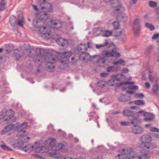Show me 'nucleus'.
Here are the masks:
<instances>
[{
  "instance_id": "f257e3e1",
  "label": "nucleus",
  "mask_w": 159,
  "mask_h": 159,
  "mask_svg": "<svg viewBox=\"0 0 159 159\" xmlns=\"http://www.w3.org/2000/svg\"><path fill=\"white\" fill-rule=\"evenodd\" d=\"M151 137L148 135H143L140 138V143L139 146L144 149L151 150L156 148L157 145L154 143H151Z\"/></svg>"
},
{
  "instance_id": "f03ea898",
  "label": "nucleus",
  "mask_w": 159,
  "mask_h": 159,
  "mask_svg": "<svg viewBox=\"0 0 159 159\" xmlns=\"http://www.w3.org/2000/svg\"><path fill=\"white\" fill-rule=\"evenodd\" d=\"M119 152L121 153L116 157V159H133L134 158L132 149L130 148L120 149Z\"/></svg>"
},
{
  "instance_id": "7ed1b4c3",
  "label": "nucleus",
  "mask_w": 159,
  "mask_h": 159,
  "mask_svg": "<svg viewBox=\"0 0 159 159\" xmlns=\"http://www.w3.org/2000/svg\"><path fill=\"white\" fill-rule=\"evenodd\" d=\"M56 58L51 53L47 54L45 58V61L47 62L46 67L48 72H52L54 70V66L53 64L56 62Z\"/></svg>"
},
{
  "instance_id": "20e7f679",
  "label": "nucleus",
  "mask_w": 159,
  "mask_h": 159,
  "mask_svg": "<svg viewBox=\"0 0 159 159\" xmlns=\"http://www.w3.org/2000/svg\"><path fill=\"white\" fill-rule=\"evenodd\" d=\"M27 128V124L26 122H24L20 125V143H26L30 139L27 136L28 132L25 130Z\"/></svg>"
},
{
  "instance_id": "39448f33",
  "label": "nucleus",
  "mask_w": 159,
  "mask_h": 159,
  "mask_svg": "<svg viewBox=\"0 0 159 159\" xmlns=\"http://www.w3.org/2000/svg\"><path fill=\"white\" fill-rule=\"evenodd\" d=\"M34 148H35V151L36 152H38L39 153H41L43 152L42 151L40 148L36 147V146L34 147L30 144H28L25 146H23L20 145V150L25 152H29L33 150Z\"/></svg>"
},
{
  "instance_id": "423d86ee",
  "label": "nucleus",
  "mask_w": 159,
  "mask_h": 159,
  "mask_svg": "<svg viewBox=\"0 0 159 159\" xmlns=\"http://www.w3.org/2000/svg\"><path fill=\"white\" fill-rule=\"evenodd\" d=\"M72 54V52L71 51H65L62 52L59 59L60 61L63 64H66L68 62L69 58Z\"/></svg>"
},
{
  "instance_id": "0eeeda50",
  "label": "nucleus",
  "mask_w": 159,
  "mask_h": 159,
  "mask_svg": "<svg viewBox=\"0 0 159 159\" xmlns=\"http://www.w3.org/2000/svg\"><path fill=\"white\" fill-rule=\"evenodd\" d=\"M123 113L124 115L125 116L132 117V121L131 123L132 124H134L135 121H138V120H139L136 116V114L132 111L130 110H125L123 111Z\"/></svg>"
},
{
  "instance_id": "6e6552de",
  "label": "nucleus",
  "mask_w": 159,
  "mask_h": 159,
  "mask_svg": "<svg viewBox=\"0 0 159 159\" xmlns=\"http://www.w3.org/2000/svg\"><path fill=\"white\" fill-rule=\"evenodd\" d=\"M20 128V124L19 123L14 125L10 124L6 126L2 130V132L3 133L5 134L11 131L12 129H14V130H18Z\"/></svg>"
},
{
  "instance_id": "1a4fd4ad",
  "label": "nucleus",
  "mask_w": 159,
  "mask_h": 159,
  "mask_svg": "<svg viewBox=\"0 0 159 159\" xmlns=\"http://www.w3.org/2000/svg\"><path fill=\"white\" fill-rule=\"evenodd\" d=\"M111 52H110L107 51H103L102 53L101 56L103 58H102L100 56H98L99 58L97 59V61L99 63V64L101 63L104 65L106 61L104 58L111 57Z\"/></svg>"
},
{
  "instance_id": "9d476101",
  "label": "nucleus",
  "mask_w": 159,
  "mask_h": 159,
  "mask_svg": "<svg viewBox=\"0 0 159 159\" xmlns=\"http://www.w3.org/2000/svg\"><path fill=\"white\" fill-rule=\"evenodd\" d=\"M139 121L138 120V121H135L134 126L132 128V130L133 133L136 134H141L143 132V128L139 126H137V125Z\"/></svg>"
},
{
  "instance_id": "9b49d317",
  "label": "nucleus",
  "mask_w": 159,
  "mask_h": 159,
  "mask_svg": "<svg viewBox=\"0 0 159 159\" xmlns=\"http://www.w3.org/2000/svg\"><path fill=\"white\" fill-rule=\"evenodd\" d=\"M148 150L145 152L141 151L139 155H137L135 156L134 158L139 159H148L149 154L150 153Z\"/></svg>"
},
{
  "instance_id": "f8f14e48",
  "label": "nucleus",
  "mask_w": 159,
  "mask_h": 159,
  "mask_svg": "<svg viewBox=\"0 0 159 159\" xmlns=\"http://www.w3.org/2000/svg\"><path fill=\"white\" fill-rule=\"evenodd\" d=\"M111 6L116 8L115 10L114 11V12L116 14L123 12L125 10V8L124 7L120 4L115 5L113 3H112Z\"/></svg>"
},
{
  "instance_id": "ddd939ff",
  "label": "nucleus",
  "mask_w": 159,
  "mask_h": 159,
  "mask_svg": "<svg viewBox=\"0 0 159 159\" xmlns=\"http://www.w3.org/2000/svg\"><path fill=\"white\" fill-rule=\"evenodd\" d=\"M50 26L51 27L53 28H60L61 24L58 20H51Z\"/></svg>"
},
{
  "instance_id": "4468645a",
  "label": "nucleus",
  "mask_w": 159,
  "mask_h": 159,
  "mask_svg": "<svg viewBox=\"0 0 159 159\" xmlns=\"http://www.w3.org/2000/svg\"><path fill=\"white\" fill-rule=\"evenodd\" d=\"M148 70L149 73V78L150 81L152 82L155 81V83H157V80H158V78L154 76L153 70L151 68L148 69Z\"/></svg>"
},
{
  "instance_id": "2eb2a0df",
  "label": "nucleus",
  "mask_w": 159,
  "mask_h": 159,
  "mask_svg": "<svg viewBox=\"0 0 159 159\" xmlns=\"http://www.w3.org/2000/svg\"><path fill=\"white\" fill-rule=\"evenodd\" d=\"M17 22L19 25H20V19H17L14 16H11L10 18L9 22L12 26H14L17 24Z\"/></svg>"
},
{
  "instance_id": "dca6fc26",
  "label": "nucleus",
  "mask_w": 159,
  "mask_h": 159,
  "mask_svg": "<svg viewBox=\"0 0 159 159\" xmlns=\"http://www.w3.org/2000/svg\"><path fill=\"white\" fill-rule=\"evenodd\" d=\"M143 116H145L144 120L147 122L151 121L154 118V115L149 112L144 113Z\"/></svg>"
},
{
  "instance_id": "f3484780",
  "label": "nucleus",
  "mask_w": 159,
  "mask_h": 159,
  "mask_svg": "<svg viewBox=\"0 0 159 159\" xmlns=\"http://www.w3.org/2000/svg\"><path fill=\"white\" fill-rule=\"evenodd\" d=\"M2 114L4 118V120L6 121H9L10 119L12 118L13 115L11 114L8 115V117H7V115H8V111L6 109H4L2 111Z\"/></svg>"
},
{
  "instance_id": "a211bd4d",
  "label": "nucleus",
  "mask_w": 159,
  "mask_h": 159,
  "mask_svg": "<svg viewBox=\"0 0 159 159\" xmlns=\"http://www.w3.org/2000/svg\"><path fill=\"white\" fill-rule=\"evenodd\" d=\"M39 31L41 33L45 35V36L47 39L49 38L50 34L49 32L46 29V27L45 26H41L39 27Z\"/></svg>"
},
{
  "instance_id": "6ab92c4d",
  "label": "nucleus",
  "mask_w": 159,
  "mask_h": 159,
  "mask_svg": "<svg viewBox=\"0 0 159 159\" xmlns=\"http://www.w3.org/2000/svg\"><path fill=\"white\" fill-rule=\"evenodd\" d=\"M112 79L110 81L114 82V80L117 81H120L124 78V75L122 74H117L116 75H113L111 76Z\"/></svg>"
},
{
  "instance_id": "aec40b11",
  "label": "nucleus",
  "mask_w": 159,
  "mask_h": 159,
  "mask_svg": "<svg viewBox=\"0 0 159 159\" xmlns=\"http://www.w3.org/2000/svg\"><path fill=\"white\" fill-rule=\"evenodd\" d=\"M65 145L61 143H58L53 146L52 149L55 151H58L64 148Z\"/></svg>"
},
{
  "instance_id": "412c9836",
  "label": "nucleus",
  "mask_w": 159,
  "mask_h": 159,
  "mask_svg": "<svg viewBox=\"0 0 159 159\" xmlns=\"http://www.w3.org/2000/svg\"><path fill=\"white\" fill-rule=\"evenodd\" d=\"M120 67L119 66H110L107 67V71L108 72H116L119 70Z\"/></svg>"
},
{
  "instance_id": "4be33fe9",
  "label": "nucleus",
  "mask_w": 159,
  "mask_h": 159,
  "mask_svg": "<svg viewBox=\"0 0 159 159\" xmlns=\"http://www.w3.org/2000/svg\"><path fill=\"white\" fill-rule=\"evenodd\" d=\"M36 54L39 55V56H41L42 57H46V55L47 54L49 53H45L44 52V51L43 49L41 48H37L36 51Z\"/></svg>"
},
{
  "instance_id": "5701e85b",
  "label": "nucleus",
  "mask_w": 159,
  "mask_h": 159,
  "mask_svg": "<svg viewBox=\"0 0 159 159\" xmlns=\"http://www.w3.org/2000/svg\"><path fill=\"white\" fill-rule=\"evenodd\" d=\"M77 50L82 52H84L87 50L85 44H81L77 47Z\"/></svg>"
},
{
  "instance_id": "b1692460",
  "label": "nucleus",
  "mask_w": 159,
  "mask_h": 159,
  "mask_svg": "<svg viewBox=\"0 0 159 159\" xmlns=\"http://www.w3.org/2000/svg\"><path fill=\"white\" fill-rule=\"evenodd\" d=\"M13 56L17 60L20 59V51L17 48L15 49L13 52Z\"/></svg>"
},
{
  "instance_id": "393cba45",
  "label": "nucleus",
  "mask_w": 159,
  "mask_h": 159,
  "mask_svg": "<svg viewBox=\"0 0 159 159\" xmlns=\"http://www.w3.org/2000/svg\"><path fill=\"white\" fill-rule=\"evenodd\" d=\"M45 57H42L41 56L36 54L34 57L33 61L35 62L40 61H45Z\"/></svg>"
},
{
  "instance_id": "a878e982",
  "label": "nucleus",
  "mask_w": 159,
  "mask_h": 159,
  "mask_svg": "<svg viewBox=\"0 0 159 159\" xmlns=\"http://www.w3.org/2000/svg\"><path fill=\"white\" fill-rule=\"evenodd\" d=\"M56 141V140L54 138L49 139L46 141V143L48 144L50 146H52V147L55 145V143Z\"/></svg>"
},
{
  "instance_id": "bb28decb",
  "label": "nucleus",
  "mask_w": 159,
  "mask_h": 159,
  "mask_svg": "<svg viewBox=\"0 0 159 159\" xmlns=\"http://www.w3.org/2000/svg\"><path fill=\"white\" fill-rule=\"evenodd\" d=\"M152 90L155 94L158 95V93L159 92V85L157 84H155L153 86Z\"/></svg>"
},
{
  "instance_id": "cd10ccee",
  "label": "nucleus",
  "mask_w": 159,
  "mask_h": 159,
  "mask_svg": "<svg viewBox=\"0 0 159 159\" xmlns=\"http://www.w3.org/2000/svg\"><path fill=\"white\" fill-rule=\"evenodd\" d=\"M134 84V82H129L126 81L125 82H121L120 83H118L116 84L117 87L121 86L123 85H125L127 84Z\"/></svg>"
},
{
  "instance_id": "c85d7f7f",
  "label": "nucleus",
  "mask_w": 159,
  "mask_h": 159,
  "mask_svg": "<svg viewBox=\"0 0 159 159\" xmlns=\"http://www.w3.org/2000/svg\"><path fill=\"white\" fill-rule=\"evenodd\" d=\"M7 2L5 0H1L0 2V11H2L5 9Z\"/></svg>"
},
{
  "instance_id": "c756f323",
  "label": "nucleus",
  "mask_w": 159,
  "mask_h": 159,
  "mask_svg": "<svg viewBox=\"0 0 159 159\" xmlns=\"http://www.w3.org/2000/svg\"><path fill=\"white\" fill-rule=\"evenodd\" d=\"M141 30V26H134L133 31L135 35H137L139 33Z\"/></svg>"
},
{
  "instance_id": "7c9ffc66",
  "label": "nucleus",
  "mask_w": 159,
  "mask_h": 159,
  "mask_svg": "<svg viewBox=\"0 0 159 159\" xmlns=\"http://www.w3.org/2000/svg\"><path fill=\"white\" fill-rule=\"evenodd\" d=\"M135 104L138 105H145V102L143 100H137L133 101Z\"/></svg>"
},
{
  "instance_id": "2f4dec72",
  "label": "nucleus",
  "mask_w": 159,
  "mask_h": 159,
  "mask_svg": "<svg viewBox=\"0 0 159 159\" xmlns=\"http://www.w3.org/2000/svg\"><path fill=\"white\" fill-rule=\"evenodd\" d=\"M7 49L6 50V53L7 54H10L11 52V50L10 49L12 48L13 46L11 44H6L5 45Z\"/></svg>"
},
{
  "instance_id": "473e14b6",
  "label": "nucleus",
  "mask_w": 159,
  "mask_h": 159,
  "mask_svg": "<svg viewBox=\"0 0 159 159\" xmlns=\"http://www.w3.org/2000/svg\"><path fill=\"white\" fill-rule=\"evenodd\" d=\"M0 147L4 151H11L13 150L12 149L6 146L4 143L1 144L0 145Z\"/></svg>"
},
{
  "instance_id": "72a5a7b5",
  "label": "nucleus",
  "mask_w": 159,
  "mask_h": 159,
  "mask_svg": "<svg viewBox=\"0 0 159 159\" xmlns=\"http://www.w3.org/2000/svg\"><path fill=\"white\" fill-rule=\"evenodd\" d=\"M102 36L105 37H109L111 34V32L108 30H105L102 32Z\"/></svg>"
},
{
  "instance_id": "f704fd0d",
  "label": "nucleus",
  "mask_w": 159,
  "mask_h": 159,
  "mask_svg": "<svg viewBox=\"0 0 159 159\" xmlns=\"http://www.w3.org/2000/svg\"><path fill=\"white\" fill-rule=\"evenodd\" d=\"M153 46L151 45L148 47L146 50L145 53L146 55H148L152 52L153 48Z\"/></svg>"
},
{
  "instance_id": "c9c22d12",
  "label": "nucleus",
  "mask_w": 159,
  "mask_h": 159,
  "mask_svg": "<svg viewBox=\"0 0 159 159\" xmlns=\"http://www.w3.org/2000/svg\"><path fill=\"white\" fill-rule=\"evenodd\" d=\"M118 99L121 102H125L128 101V100L125 99V97L124 94H121L119 98Z\"/></svg>"
},
{
  "instance_id": "e433bc0d",
  "label": "nucleus",
  "mask_w": 159,
  "mask_h": 159,
  "mask_svg": "<svg viewBox=\"0 0 159 159\" xmlns=\"http://www.w3.org/2000/svg\"><path fill=\"white\" fill-rule=\"evenodd\" d=\"M111 57H118L120 56V53H118L112 50L111 51Z\"/></svg>"
},
{
  "instance_id": "4c0bfd02",
  "label": "nucleus",
  "mask_w": 159,
  "mask_h": 159,
  "mask_svg": "<svg viewBox=\"0 0 159 159\" xmlns=\"http://www.w3.org/2000/svg\"><path fill=\"white\" fill-rule=\"evenodd\" d=\"M157 3L153 1H150L149 2V5L150 7L154 8L157 6Z\"/></svg>"
},
{
  "instance_id": "58836bf2",
  "label": "nucleus",
  "mask_w": 159,
  "mask_h": 159,
  "mask_svg": "<svg viewBox=\"0 0 159 159\" xmlns=\"http://www.w3.org/2000/svg\"><path fill=\"white\" fill-rule=\"evenodd\" d=\"M64 40V39L60 37L58 38V39L56 40V42L59 45L62 46Z\"/></svg>"
},
{
  "instance_id": "ea45409f",
  "label": "nucleus",
  "mask_w": 159,
  "mask_h": 159,
  "mask_svg": "<svg viewBox=\"0 0 159 159\" xmlns=\"http://www.w3.org/2000/svg\"><path fill=\"white\" fill-rule=\"evenodd\" d=\"M46 9L47 10V12H49L51 11L53 9L52 5L50 3H48L47 7H46Z\"/></svg>"
},
{
  "instance_id": "a19ab883",
  "label": "nucleus",
  "mask_w": 159,
  "mask_h": 159,
  "mask_svg": "<svg viewBox=\"0 0 159 159\" xmlns=\"http://www.w3.org/2000/svg\"><path fill=\"white\" fill-rule=\"evenodd\" d=\"M114 29L116 30L118 29L119 28V23L118 21H115L113 23Z\"/></svg>"
},
{
  "instance_id": "79ce46f5",
  "label": "nucleus",
  "mask_w": 159,
  "mask_h": 159,
  "mask_svg": "<svg viewBox=\"0 0 159 159\" xmlns=\"http://www.w3.org/2000/svg\"><path fill=\"white\" fill-rule=\"evenodd\" d=\"M86 56H85V58H82L83 60V61L85 62H87L89 61L90 60L91 58L90 56L89 55V54L87 53L86 54Z\"/></svg>"
},
{
  "instance_id": "37998d69",
  "label": "nucleus",
  "mask_w": 159,
  "mask_h": 159,
  "mask_svg": "<svg viewBox=\"0 0 159 159\" xmlns=\"http://www.w3.org/2000/svg\"><path fill=\"white\" fill-rule=\"evenodd\" d=\"M145 26L147 28H149L151 30H153L155 29L154 26L148 23L145 24Z\"/></svg>"
},
{
  "instance_id": "c03bdc74",
  "label": "nucleus",
  "mask_w": 159,
  "mask_h": 159,
  "mask_svg": "<svg viewBox=\"0 0 159 159\" xmlns=\"http://www.w3.org/2000/svg\"><path fill=\"white\" fill-rule=\"evenodd\" d=\"M125 61L123 60H118L113 62V63L114 65H117L119 64H122L125 63Z\"/></svg>"
},
{
  "instance_id": "a18cd8bd",
  "label": "nucleus",
  "mask_w": 159,
  "mask_h": 159,
  "mask_svg": "<svg viewBox=\"0 0 159 159\" xmlns=\"http://www.w3.org/2000/svg\"><path fill=\"white\" fill-rule=\"evenodd\" d=\"M98 86L101 88H103L105 85V82L102 80L99 81L98 82Z\"/></svg>"
},
{
  "instance_id": "49530a36",
  "label": "nucleus",
  "mask_w": 159,
  "mask_h": 159,
  "mask_svg": "<svg viewBox=\"0 0 159 159\" xmlns=\"http://www.w3.org/2000/svg\"><path fill=\"white\" fill-rule=\"evenodd\" d=\"M140 20L138 19H136L134 21V26H141L139 24Z\"/></svg>"
},
{
  "instance_id": "de8ad7c7",
  "label": "nucleus",
  "mask_w": 159,
  "mask_h": 159,
  "mask_svg": "<svg viewBox=\"0 0 159 159\" xmlns=\"http://www.w3.org/2000/svg\"><path fill=\"white\" fill-rule=\"evenodd\" d=\"M121 18L122 19V21L124 22H126L128 19L127 16L125 14H122L121 16Z\"/></svg>"
},
{
  "instance_id": "09e8293b",
  "label": "nucleus",
  "mask_w": 159,
  "mask_h": 159,
  "mask_svg": "<svg viewBox=\"0 0 159 159\" xmlns=\"http://www.w3.org/2000/svg\"><path fill=\"white\" fill-rule=\"evenodd\" d=\"M87 53L84 52H82V53L80 55L79 58L80 60L83 61V60L82 58H85V56H86Z\"/></svg>"
},
{
  "instance_id": "8fccbe9b",
  "label": "nucleus",
  "mask_w": 159,
  "mask_h": 159,
  "mask_svg": "<svg viewBox=\"0 0 159 159\" xmlns=\"http://www.w3.org/2000/svg\"><path fill=\"white\" fill-rule=\"evenodd\" d=\"M150 130L151 131L154 132H159V129L154 127H151L150 128Z\"/></svg>"
},
{
  "instance_id": "3c124183",
  "label": "nucleus",
  "mask_w": 159,
  "mask_h": 159,
  "mask_svg": "<svg viewBox=\"0 0 159 159\" xmlns=\"http://www.w3.org/2000/svg\"><path fill=\"white\" fill-rule=\"evenodd\" d=\"M131 123V122H129L125 121L121 122L120 123L121 125L124 126L129 125Z\"/></svg>"
},
{
  "instance_id": "603ef678",
  "label": "nucleus",
  "mask_w": 159,
  "mask_h": 159,
  "mask_svg": "<svg viewBox=\"0 0 159 159\" xmlns=\"http://www.w3.org/2000/svg\"><path fill=\"white\" fill-rule=\"evenodd\" d=\"M30 47L29 44L26 45L25 44H24V45L22 47V49L23 50H27L29 49Z\"/></svg>"
},
{
  "instance_id": "864d4df0",
  "label": "nucleus",
  "mask_w": 159,
  "mask_h": 159,
  "mask_svg": "<svg viewBox=\"0 0 159 159\" xmlns=\"http://www.w3.org/2000/svg\"><path fill=\"white\" fill-rule=\"evenodd\" d=\"M159 37V33L154 34L152 37V39H158Z\"/></svg>"
},
{
  "instance_id": "5fc2aeb1",
  "label": "nucleus",
  "mask_w": 159,
  "mask_h": 159,
  "mask_svg": "<svg viewBox=\"0 0 159 159\" xmlns=\"http://www.w3.org/2000/svg\"><path fill=\"white\" fill-rule=\"evenodd\" d=\"M136 96L139 98H143L144 97V95L142 93H138L136 94Z\"/></svg>"
},
{
  "instance_id": "6e6d98bb",
  "label": "nucleus",
  "mask_w": 159,
  "mask_h": 159,
  "mask_svg": "<svg viewBox=\"0 0 159 159\" xmlns=\"http://www.w3.org/2000/svg\"><path fill=\"white\" fill-rule=\"evenodd\" d=\"M42 21H40V20H38L36 19H34L33 20V24L35 25L36 26L37 24L39 23V22Z\"/></svg>"
},
{
  "instance_id": "4d7b16f0",
  "label": "nucleus",
  "mask_w": 159,
  "mask_h": 159,
  "mask_svg": "<svg viewBox=\"0 0 159 159\" xmlns=\"http://www.w3.org/2000/svg\"><path fill=\"white\" fill-rule=\"evenodd\" d=\"M137 1V0H131L129 2L130 6L133 5L135 4Z\"/></svg>"
},
{
  "instance_id": "13d9d810",
  "label": "nucleus",
  "mask_w": 159,
  "mask_h": 159,
  "mask_svg": "<svg viewBox=\"0 0 159 159\" xmlns=\"http://www.w3.org/2000/svg\"><path fill=\"white\" fill-rule=\"evenodd\" d=\"M68 44V41L66 39H64V41L62 43V46H64L65 45H67Z\"/></svg>"
},
{
  "instance_id": "bf43d9fd",
  "label": "nucleus",
  "mask_w": 159,
  "mask_h": 159,
  "mask_svg": "<svg viewBox=\"0 0 159 159\" xmlns=\"http://www.w3.org/2000/svg\"><path fill=\"white\" fill-rule=\"evenodd\" d=\"M100 75L102 77H106L108 75V74L107 73H102L100 74Z\"/></svg>"
},
{
  "instance_id": "052dcab7",
  "label": "nucleus",
  "mask_w": 159,
  "mask_h": 159,
  "mask_svg": "<svg viewBox=\"0 0 159 159\" xmlns=\"http://www.w3.org/2000/svg\"><path fill=\"white\" fill-rule=\"evenodd\" d=\"M145 86L147 88H149L150 87L149 83L148 82H146L145 84Z\"/></svg>"
},
{
  "instance_id": "680f3d73",
  "label": "nucleus",
  "mask_w": 159,
  "mask_h": 159,
  "mask_svg": "<svg viewBox=\"0 0 159 159\" xmlns=\"http://www.w3.org/2000/svg\"><path fill=\"white\" fill-rule=\"evenodd\" d=\"M103 46H104V45H103L102 44H101V45H96V48L97 49H99L100 48L103 47Z\"/></svg>"
},
{
  "instance_id": "e2e57ef3",
  "label": "nucleus",
  "mask_w": 159,
  "mask_h": 159,
  "mask_svg": "<svg viewBox=\"0 0 159 159\" xmlns=\"http://www.w3.org/2000/svg\"><path fill=\"white\" fill-rule=\"evenodd\" d=\"M122 71L124 73H128L129 72L128 69H124Z\"/></svg>"
},
{
  "instance_id": "0e129e2a",
  "label": "nucleus",
  "mask_w": 159,
  "mask_h": 159,
  "mask_svg": "<svg viewBox=\"0 0 159 159\" xmlns=\"http://www.w3.org/2000/svg\"><path fill=\"white\" fill-rule=\"evenodd\" d=\"M71 61H72V62L73 63H75L77 61V60L75 59V57H72L71 58Z\"/></svg>"
},
{
  "instance_id": "69168bd1",
  "label": "nucleus",
  "mask_w": 159,
  "mask_h": 159,
  "mask_svg": "<svg viewBox=\"0 0 159 159\" xmlns=\"http://www.w3.org/2000/svg\"><path fill=\"white\" fill-rule=\"evenodd\" d=\"M32 7H33L35 11H37L38 10V8L36 5H32Z\"/></svg>"
},
{
  "instance_id": "338daca9",
  "label": "nucleus",
  "mask_w": 159,
  "mask_h": 159,
  "mask_svg": "<svg viewBox=\"0 0 159 159\" xmlns=\"http://www.w3.org/2000/svg\"><path fill=\"white\" fill-rule=\"evenodd\" d=\"M127 93L128 94H131L134 93V92L133 91H127Z\"/></svg>"
},
{
  "instance_id": "774afa93",
  "label": "nucleus",
  "mask_w": 159,
  "mask_h": 159,
  "mask_svg": "<svg viewBox=\"0 0 159 159\" xmlns=\"http://www.w3.org/2000/svg\"><path fill=\"white\" fill-rule=\"evenodd\" d=\"M154 136L157 138L159 139V134H154Z\"/></svg>"
}]
</instances>
